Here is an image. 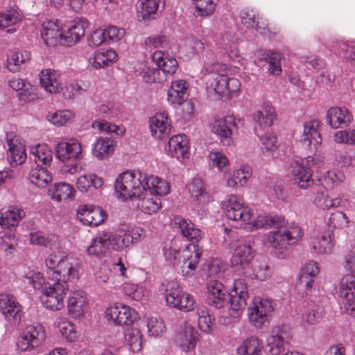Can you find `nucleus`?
<instances>
[{
    "label": "nucleus",
    "instance_id": "obj_44",
    "mask_svg": "<svg viewBox=\"0 0 355 355\" xmlns=\"http://www.w3.org/2000/svg\"><path fill=\"white\" fill-rule=\"evenodd\" d=\"M334 235L328 234L315 238L313 242V250L320 254H330L334 246Z\"/></svg>",
    "mask_w": 355,
    "mask_h": 355
},
{
    "label": "nucleus",
    "instance_id": "obj_32",
    "mask_svg": "<svg viewBox=\"0 0 355 355\" xmlns=\"http://www.w3.org/2000/svg\"><path fill=\"white\" fill-rule=\"evenodd\" d=\"M59 75L55 71L44 69L40 76L41 86L51 94L59 92L61 85L58 80Z\"/></svg>",
    "mask_w": 355,
    "mask_h": 355
},
{
    "label": "nucleus",
    "instance_id": "obj_26",
    "mask_svg": "<svg viewBox=\"0 0 355 355\" xmlns=\"http://www.w3.org/2000/svg\"><path fill=\"white\" fill-rule=\"evenodd\" d=\"M129 226L126 224H120L115 235L112 234L110 245L115 251H121L132 244V239H130Z\"/></svg>",
    "mask_w": 355,
    "mask_h": 355
},
{
    "label": "nucleus",
    "instance_id": "obj_20",
    "mask_svg": "<svg viewBox=\"0 0 355 355\" xmlns=\"http://www.w3.org/2000/svg\"><path fill=\"white\" fill-rule=\"evenodd\" d=\"M168 153L171 157L179 160L189 157V141L185 135H178L171 137L168 141Z\"/></svg>",
    "mask_w": 355,
    "mask_h": 355
},
{
    "label": "nucleus",
    "instance_id": "obj_27",
    "mask_svg": "<svg viewBox=\"0 0 355 355\" xmlns=\"http://www.w3.org/2000/svg\"><path fill=\"white\" fill-rule=\"evenodd\" d=\"M87 27V20L83 18H76L64 31V41L67 45L76 43L81 37L84 36L85 28Z\"/></svg>",
    "mask_w": 355,
    "mask_h": 355
},
{
    "label": "nucleus",
    "instance_id": "obj_16",
    "mask_svg": "<svg viewBox=\"0 0 355 355\" xmlns=\"http://www.w3.org/2000/svg\"><path fill=\"white\" fill-rule=\"evenodd\" d=\"M77 217L84 225L96 227L105 220L106 214L100 207L85 206L78 209Z\"/></svg>",
    "mask_w": 355,
    "mask_h": 355
},
{
    "label": "nucleus",
    "instance_id": "obj_5",
    "mask_svg": "<svg viewBox=\"0 0 355 355\" xmlns=\"http://www.w3.org/2000/svg\"><path fill=\"white\" fill-rule=\"evenodd\" d=\"M321 164L318 158L311 156L293 160L291 163V173L295 184L302 189L311 187L313 184L312 168H319Z\"/></svg>",
    "mask_w": 355,
    "mask_h": 355
},
{
    "label": "nucleus",
    "instance_id": "obj_38",
    "mask_svg": "<svg viewBox=\"0 0 355 355\" xmlns=\"http://www.w3.org/2000/svg\"><path fill=\"white\" fill-rule=\"evenodd\" d=\"M124 340L132 352H139L142 349L143 336L139 329L129 327L124 330Z\"/></svg>",
    "mask_w": 355,
    "mask_h": 355
},
{
    "label": "nucleus",
    "instance_id": "obj_51",
    "mask_svg": "<svg viewBox=\"0 0 355 355\" xmlns=\"http://www.w3.org/2000/svg\"><path fill=\"white\" fill-rule=\"evenodd\" d=\"M207 85L211 89H213L215 94L220 97L228 94V77L218 76L214 77V79H210L207 81Z\"/></svg>",
    "mask_w": 355,
    "mask_h": 355
},
{
    "label": "nucleus",
    "instance_id": "obj_15",
    "mask_svg": "<svg viewBox=\"0 0 355 355\" xmlns=\"http://www.w3.org/2000/svg\"><path fill=\"white\" fill-rule=\"evenodd\" d=\"M211 132L216 134L224 146H230L233 141L234 131L237 129L235 119L227 116L223 119L215 120L211 124Z\"/></svg>",
    "mask_w": 355,
    "mask_h": 355
},
{
    "label": "nucleus",
    "instance_id": "obj_30",
    "mask_svg": "<svg viewBox=\"0 0 355 355\" xmlns=\"http://www.w3.org/2000/svg\"><path fill=\"white\" fill-rule=\"evenodd\" d=\"M187 82L183 80H175L168 92V101L173 105H182L188 98Z\"/></svg>",
    "mask_w": 355,
    "mask_h": 355
},
{
    "label": "nucleus",
    "instance_id": "obj_12",
    "mask_svg": "<svg viewBox=\"0 0 355 355\" xmlns=\"http://www.w3.org/2000/svg\"><path fill=\"white\" fill-rule=\"evenodd\" d=\"M77 263L72 257H64L57 263V269L53 270L55 279L53 282L60 284L62 288H69L68 282H73L78 277V270L76 268Z\"/></svg>",
    "mask_w": 355,
    "mask_h": 355
},
{
    "label": "nucleus",
    "instance_id": "obj_54",
    "mask_svg": "<svg viewBox=\"0 0 355 355\" xmlns=\"http://www.w3.org/2000/svg\"><path fill=\"white\" fill-rule=\"evenodd\" d=\"M73 114L68 110H59L47 115L48 120L55 125L62 126L70 122L73 119Z\"/></svg>",
    "mask_w": 355,
    "mask_h": 355
},
{
    "label": "nucleus",
    "instance_id": "obj_23",
    "mask_svg": "<svg viewBox=\"0 0 355 355\" xmlns=\"http://www.w3.org/2000/svg\"><path fill=\"white\" fill-rule=\"evenodd\" d=\"M64 290H44L40 297L44 306L51 311H58L64 306Z\"/></svg>",
    "mask_w": 355,
    "mask_h": 355
},
{
    "label": "nucleus",
    "instance_id": "obj_59",
    "mask_svg": "<svg viewBox=\"0 0 355 355\" xmlns=\"http://www.w3.org/2000/svg\"><path fill=\"white\" fill-rule=\"evenodd\" d=\"M262 145L261 150L263 153H271L277 148V139L272 134H264L260 137Z\"/></svg>",
    "mask_w": 355,
    "mask_h": 355
},
{
    "label": "nucleus",
    "instance_id": "obj_6",
    "mask_svg": "<svg viewBox=\"0 0 355 355\" xmlns=\"http://www.w3.org/2000/svg\"><path fill=\"white\" fill-rule=\"evenodd\" d=\"M225 230L229 237L234 239V241L230 244V248L234 250V253L231 259L232 265L242 269L248 268L253 258V250L250 241L244 237L237 239L234 236L235 232L232 230L225 228Z\"/></svg>",
    "mask_w": 355,
    "mask_h": 355
},
{
    "label": "nucleus",
    "instance_id": "obj_61",
    "mask_svg": "<svg viewBox=\"0 0 355 355\" xmlns=\"http://www.w3.org/2000/svg\"><path fill=\"white\" fill-rule=\"evenodd\" d=\"M335 141L339 144H355V129L339 131L335 134Z\"/></svg>",
    "mask_w": 355,
    "mask_h": 355
},
{
    "label": "nucleus",
    "instance_id": "obj_14",
    "mask_svg": "<svg viewBox=\"0 0 355 355\" xmlns=\"http://www.w3.org/2000/svg\"><path fill=\"white\" fill-rule=\"evenodd\" d=\"M165 300L168 306L183 312H189L194 309V297L183 290H166Z\"/></svg>",
    "mask_w": 355,
    "mask_h": 355
},
{
    "label": "nucleus",
    "instance_id": "obj_11",
    "mask_svg": "<svg viewBox=\"0 0 355 355\" xmlns=\"http://www.w3.org/2000/svg\"><path fill=\"white\" fill-rule=\"evenodd\" d=\"M273 311L270 300L255 297L248 309L249 320L256 328L261 329L266 322H268V316Z\"/></svg>",
    "mask_w": 355,
    "mask_h": 355
},
{
    "label": "nucleus",
    "instance_id": "obj_25",
    "mask_svg": "<svg viewBox=\"0 0 355 355\" xmlns=\"http://www.w3.org/2000/svg\"><path fill=\"white\" fill-rule=\"evenodd\" d=\"M110 238H112V234L110 232H99L87 248L88 254L97 257L105 255L108 250V246L110 245Z\"/></svg>",
    "mask_w": 355,
    "mask_h": 355
},
{
    "label": "nucleus",
    "instance_id": "obj_17",
    "mask_svg": "<svg viewBox=\"0 0 355 355\" xmlns=\"http://www.w3.org/2000/svg\"><path fill=\"white\" fill-rule=\"evenodd\" d=\"M199 340V334L192 327H186L175 337L176 345L183 352L193 351Z\"/></svg>",
    "mask_w": 355,
    "mask_h": 355
},
{
    "label": "nucleus",
    "instance_id": "obj_50",
    "mask_svg": "<svg viewBox=\"0 0 355 355\" xmlns=\"http://www.w3.org/2000/svg\"><path fill=\"white\" fill-rule=\"evenodd\" d=\"M340 302L347 314L355 315V290H340Z\"/></svg>",
    "mask_w": 355,
    "mask_h": 355
},
{
    "label": "nucleus",
    "instance_id": "obj_57",
    "mask_svg": "<svg viewBox=\"0 0 355 355\" xmlns=\"http://www.w3.org/2000/svg\"><path fill=\"white\" fill-rule=\"evenodd\" d=\"M198 15L207 17L211 15L216 7L213 0H193Z\"/></svg>",
    "mask_w": 355,
    "mask_h": 355
},
{
    "label": "nucleus",
    "instance_id": "obj_19",
    "mask_svg": "<svg viewBox=\"0 0 355 355\" xmlns=\"http://www.w3.org/2000/svg\"><path fill=\"white\" fill-rule=\"evenodd\" d=\"M87 306V298L80 293V290L72 291L67 302L69 315L76 320H80L85 315Z\"/></svg>",
    "mask_w": 355,
    "mask_h": 355
},
{
    "label": "nucleus",
    "instance_id": "obj_24",
    "mask_svg": "<svg viewBox=\"0 0 355 355\" xmlns=\"http://www.w3.org/2000/svg\"><path fill=\"white\" fill-rule=\"evenodd\" d=\"M320 122L316 120L304 123V132L300 142L304 147H310L312 144L316 146L321 143L322 138L318 132Z\"/></svg>",
    "mask_w": 355,
    "mask_h": 355
},
{
    "label": "nucleus",
    "instance_id": "obj_47",
    "mask_svg": "<svg viewBox=\"0 0 355 355\" xmlns=\"http://www.w3.org/2000/svg\"><path fill=\"white\" fill-rule=\"evenodd\" d=\"M103 182L102 178L96 174H89L80 176L77 180V187L81 191H86L89 188L93 187L95 189L101 188Z\"/></svg>",
    "mask_w": 355,
    "mask_h": 355
},
{
    "label": "nucleus",
    "instance_id": "obj_7",
    "mask_svg": "<svg viewBox=\"0 0 355 355\" xmlns=\"http://www.w3.org/2000/svg\"><path fill=\"white\" fill-rule=\"evenodd\" d=\"M81 145L75 141L60 142L56 146V157L62 162H67L62 168L64 173L73 174L78 171L77 161L81 155Z\"/></svg>",
    "mask_w": 355,
    "mask_h": 355
},
{
    "label": "nucleus",
    "instance_id": "obj_39",
    "mask_svg": "<svg viewBox=\"0 0 355 355\" xmlns=\"http://www.w3.org/2000/svg\"><path fill=\"white\" fill-rule=\"evenodd\" d=\"M196 313L199 329L206 334L211 333L215 322L214 316L210 313L208 308L204 306L198 307Z\"/></svg>",
    "mask_w": 355,
    "mask_h": 355
},
{
    "label": "nucleus",
    "instance_id": "obj_55",
    "mask_svg": "<svg viewBox=\"0 0 355 355\" xmlns=\"http://www.w3.org/2000/svg\"><path fill=\"white\" fill-rule=\"evenodd\" d=\"M250 176L249 167H243L233 173L230 179L227 180L228 187H236L238 184L243 186L245 184Z\"/></svg>",
    "mask_w": 355,
    "mask_h": 355
},
{
    "label": "nucleus",
    "instance_id": "obj_37",
    "mask_svg": "<svg viewBox=\"0 0 355 355\" xmlns=\"http://www.w3.org/2000/svg\"><path fill=\"white\" fill-rule=\"evenodd\" d=\"M49 193L52 199L62 201L73 199L75 197L76 191L70 184L60 182L55 184L51 187L49 189Z\"/></svg>",
    "mask_w": 355,
    "mask_h": 355
},
{
    "label": "nucleus",
    "instance_id": "obj_56",
    "mask_svg": "<svg viewBox=\"0 0 355 355\" xmlns=\"http://www.w3.org/2000/svg\"><path fill=\"white\" fill-rule=\"evenodd\" d=\"M204 70L207 74V81L214 79L216 76H227V66L219 62L207 63L204 66Z\"/></svg>",
    "mask_w": 355,
    "mask_h": 355
},
{
    "label": "nucleus",
    "instance_id": "obj_63",
    "mask_svg": "<svg viewBox=\"0 0 355 355\" xmlns=\"http://www.w3.org/2000/svg\"><path fill=\"white\" fill-rule=\"evenodd\" d=\"M187 189L191 196L196 200L203 194L205 187L200 178H193L192 182L187 185Z\"/></svg>",
    "mask_w": 355,
    "mask_h": 355
},
{
    "label": "nucleus",
    "instance_id": "obj_8",
    "mask_svg": "<svg viewBox=\"0 0 355 355\" xmlns=\"http://www.w3.org/2000/svg\"><path fill=\"white\" fill-rule=\"evenodd\" d=\"M46 338L44 327L40 323L27 326L19 336L17 347L21 352H30L43 344Z\"/></svg>",
    "mask_w": 355,
    "mask_h": 355
},
{
    "label": "nucleus",
    "instance_id": "obj_31",
    "mask_svg": "<svg viewBox=\"0 0 355 355\" xmlns=\"http://www.w3.org/2000/svg\"><path fill=\"white\" fill-rule=\"evenodd\" d=\"M284 334L283 327L277 326L271 331L267 338V346L271 355H279L284 350Z\"/></svg>",
    "mask_w": 355,
    "mask_h": 355
},
{
    "label": "nucleus",
    "instance_id": "obj_48",
    "mask_svg": "<svg viewBox=\"0 0 355 355\" xmlns=\"http://www.w3.org/2000/svg\"><path fill=\"white\" fill-rule=\"evenodd\" d=\"M164 8V0H141V16L144 19L155 18L160 4Z\"/></svg>",
    "mask_w": 355,
    "mask_h": 355
},
{
    "label": "nucleus",
    "instance_id": "obj_9",
    "mask_svg": "<svg viewBox=\"0 0 355 355\" xmlns=\"http://www.w3.org/2000/svg\"><path fill=\"white\" fill-rule=\"evenodd\" d=\"M152 58L157 67L148 69L147 82H163L166 79V74H173L178 69L177 60L173 58L164 57L162 51L155 52Z\"/></svg>",
    "mask_w": 355,
    "mask_h": 355
},
{
    "label": "nucleus",
    "instance_id": "obj_21",
    "mask_svg": "<svg viewBox=\"0 0 355 355\" xmlns=\"http://www.w3.org/2000/svg\"><path fill=\"white\" fill-rule=\"evenodd\" d=\"M327 120L329 125L336 129L347 126L352 120V116L346 107H334L328 110Z\"/></svg>",
    "mask_w": 355,
    "mask_h": 355
},
{
    "label": "nucleus",
    "instance_id": "obj_29",
    "mask_svg": "<svg viewBox=\"0 0 355 355\" xmlns=\"http://www.w3.org/2000/svg\"><path fill=\"white\" fill-rule=\"evenodd\" d=\"M0 307L6 318L12 317L15 321L20 320V306L12 295L6 293H1Z\"/></svg>",
    "mask_w": 355,
    "mask_h": 355
},
{
    "label": "nucleus",
    "instance_id": "obj_28",
    "mask_svg": "<svg viewBox=\"0 0 355 355\" xmlns=\"http://www.w3.org/2000/svg\"><path fill=\"white\" fill-rule=\"evenodd\" d=\"M149 126L153 136L162 139L170 134V125L164 113H157L149 121Z\"/></svg>",
    "mask_w": 355,
    "mask_h": 355
},
{
    "label": "nucleus",
    "instance_id": "obj_49",
    "mask_svg": "<svg viewBox=\"0 0 355 355\" xmlns=\"http://www.w3.org/2000/svg\"><path fill=\"white\" fill-rule=\"evenodd\" d=\"M22 14L15 9L0 12V28L4 29L10 26H15L21 21Z\"/></svg>",
    "mask_w": 355,
    "mask_h": 355
},
{
    "label": "nucleus",
    "instance_id": "obj_18",
    "mask_svg": "<svg viewBox=\"0 0 355 355\" xmlns=\"http://www.w3.org/2000/svg\"><path fill=\"white\" fill-rule=\"evenodd\" d=\"M8 160L12 166H18L23 164L26 159L24 144L17 137L8 138L7 134Z\"/></svg>",
    "mask_w": 355,
    "mask_h": 355
},
{
    "label": "nucleus",
    "instance_id": "obj_42",
    "mask_svg": "<svg viewBox=\"0 0 355 355\" xmlns=\"http://www.w3.org/2000/svg\"><path fill=\"white\" fill-rule=\"evenodd\" d=\"M24 282L26 285L33 288H55V286L56 285L55 282L46 283L44 278L40 272L33 270H30L26 274Z\"/></svg>",
    "mask_w": 355,
    "mask_h": 355
},
{
    "label": "nucleus",
    "instance_id": "obj_52",
    "mask_svg": "<svg viewBox=\"0 0 355 355\" xmlns=\"http://www.w3.org/2000/svg\"><path fill=\"white\" fill-rule=\"evenodd\" d=\"M318 306L313 302H307L303 306L301 315L302 321L304 324H314L318 318Z\"/></svg>",
    "mask_w": 355,
    "mask_h": 355
},
{
    "label": "nucleus",
    "instance_id": "obj_4",
    "mask_svg": "<svg viewBox=\"0 0 355 355\" xmlns=\"http://www.w3.org/2000/svg\"><path fill=\"white\" fill-rule=\"evenodd\" d=\"M141 179L142 173L140 171L122 173L116 178L114 184L117 197L123 200L134 198H140L144 191Z\"/></svg>",
    "mask_w": 355,
    "mask_h": 355
},
{
    "label": "nucleus",
    "instance_id": "obj_3",
    "mask_svg": "<svg viewBox=\"0 0 355 355\" xmlns=\"http://www.w3.org/2000/svg\"><path fill=\"white\" fill-rule=\"evenodd\" d=\"M175 223L180 228L182 235L191 243L182 251L183 263L181 266L182 272L186 275L192 273L196 268L202 254L201 250L195 244L201 239L200 230L195 228L194 225L187 222L181 217L175 218Z\"/></svg>",
    "mask_w": 355,
    "mask_h": 355
},
{
    "label": "nucleus",
    "instance_id": "obj_34",
    "mask_svg": "<svg viewBox=\"0 0 355 355\" xmlns=\"http://www.w3.org/2000/svg\"><path fill=\"white\" fill-rule=\"evenodd\" d=\"M24 216L23 209L10 206L6 211L0 212V225L3 228L15 227Z\"/></svg>",
    "mask_w": 355,
    "mask_h": 355
},
{
    "label": "nucleus",
    "instance_id": "obj_36",
    "mask_svg": "<svg viewBox=\"0 0 355 355\" xmlns=\"http://www.w3.org/2000/svg\"><path fill=\"white\" fill-rule=\"evenodd\" d=\"M262 348L261 340L255 336H251L241 343L236 352L238 355H261Z\"/></svg>",
    "mask_w": 355,
    "mask_h": 355
},
{
    "label": "nucleus",
    "instance_id": "obj_1",
    "mask_svg": "<svg viewBox=\"0 0 355 355\" xmlns=\"http://www.w3.org/2000/svg\"><path fill=\"white\" fill-rule=\"evenodd\" d=\"M284 220V218L280 216H260L252 222V226L256 228L277 227V230L270 232L268 236V242L271 248L275 250V254L279 259H284L288 245L297 242L300 236V230L295 227L292 230L280 227Z\"/></svg>",
    "mask_w": 355,
    "mask_h": 355
},
{
    "label": "nucleus",
    "instance_id": "obj_2",
    "mask_svg": "<svg viewBox=\"0 0 355 355\" xmlns=\"http://www.w3.org/2000/svg\"><path fill=\"white\" fill-rule=\"evenodd\" d=\"M248 297V290H208L207 300L217 309L224 307L225 305L229 306V317L220 318L221 323L227 324L241 317Z\"/></svg>",
    "mask_w": 355,
    "mask_h": 355
},
{
    "label": "nucleus",
    "instance_id": "obj_58",
    "mask_svg": "<svg viewBox=\"0 0 355 355\" xmlns=\"http://www.w3.org/2000/svg\"><path fill=\"white\" fill-rule=\"evenodd\" d=\"M31 152L35 157V162L39 161L44 164H47L52 160V153L46 146L37 145L32 148Z\"/></svg>",
    "mask_w": 355,
    "mask_h": 355
},
{
    "label": "nucleus",
    "instance_id": "obj_60",
    "mask_svg": "<svg viewBox=\"0 0 355 355\" xmlns=\"http://www.w3.org/2000/svg\"><path fill=\"white\" fill-rule=\"evenodd\" d=\"M19 100L21 103L34 101L38 98L35 88L28 83L18 94Z\"/></svg>",
    "mask_w": 355,
    "mask_h": 355
},
{
    "label": "nucleus",
    "instance_id": "obj_22",
    "mask_svg": "<svg viewBox=\"0 0 355 355\" xmlns=\"http://www.w3.org/2000/svg\"><path fill=\"white\" fill-rule=\"evenodd\" d=\"M42 37L48 46H54L57 42H61L64 39V31H61L57 23L52 21L42 24L41 30Z\"/></svg>",
    "mask_w": 355,
    "mask_h": 355
},
{
    "label": "nucleus",
    "instance_id": "obj_33",
    "mask_svg": "<svg viewBox=\"0 0 355 355\" xmlns=\"http://www.w3.org/2000/svg\"><path fill=\"white\" fill-rule=\"evenodd\" d=\"M114 150V141L110 138L98 137L92 148V154L98 159L107 158Z\"/></svg>",
    "mask_w": 355,
    "mask_h": 355
},
{
    "label": "nucleus",
    "instance_id": "obj_40",
    "mask_svg": "<svg viewBox=\"0 0 355 355\" xmlns=\"http://www.w3.org/2000/svg\"><path fill=\"white\" fill-rule=\"evenodd\" d=\"M29 179L31 183L38 187L44 188L51 182L52 177L46 167L37 166L31 171Z\"/></svg>",
    "mask_w": 355,
    "mask_h": 355
},
{
    "label": "nucleus",
    "instance_id": "obj_64",
    "mask_svg": "<svg viewBox=\"0 0 355 355\" xmlns=\"http://www.w3.org/2000/svg\"><path fill=\"white\" fill-rule=\"evenodd\" d=\"M348 220L347 216L341 211H336L331 214L329 219V226L334 228H343L347 225Z\"/></svg>",
    "mask_w": 355,
    "mask_h": 355
},
{
    "label": "nucleus",
    "instance_id": "obj_62",
    "mask_svg": "<svg viewBox=\"0 0 355 355\" xmlns=\"http://www.w3.org/2000/svg\"><path fill=\"white\" fill-rule=\"evenodd\" d=\"M147 295V290H125L124 297L129 303L142 302L146 300Z\"/></svg>",
    "mask_w": 355,
    "mask_h": 355
},
{
    "label": "nucleus",
    "instance_id": "obj_35",
    "mask_svg": "<svg viewBox=\"0 0 355 355\" xmlns=\"http://www.w3.org/2000/svg\"><path fill=\"white\" fill-rule=\"evenodd\" d=\"M116 57L117 54L113 49H101L95 52L94 57L89 59V62L94 68L99 69L114 62Z\"/></svg>",
    "mask_w": 355,
    "mask_h": 355
},
{
    "label": "nucleus",
    "instance_id": "obj_43",
    "mask_svg": "<svg viewBox=\"0 0 355 355\" xmlns=\"http://www.w3.org/2000/svg\"><path fill=\"white\" fill-rule=\"evenodd\" d=\"M148 335L150 337L161 338L166 331V327L164 321L159 317L151 316L146 319Z\"/></svg>",
    "mask_w": 355,
    "mask_h": 355
},
{
    "label": "nucleus",
    "instance_id": "obj_46",
    "mask_svg": "<svg viewBox=\"0 0 355 355\" xmlns=\"http://www.w3.org/2000/svg\"><path fill=\"white\" fill-rule=\"evenodd\" d=\"M30 59L31 56L28 52L20 53L12 51L8 55L7 68L10 71L17 72L19 71L21 64Z\"/></svg>",
    "mask_w": 355,
    "mask_h": 355
},
{
    "label": "nucleus",
    "instance_id": "obj_45",
    "mask_svg": "<svg viewBox=\"0 0 355 355\" xmlns=\"http://www.w3.org/2000/svg\"><path fill=\"white\" fill-rule=\"evenodd\" d=\"M62 336L69 342H74L78 339V333L72 322L64 318H58L55 323Z\"/></svg>",
    "mask_w": 355,
    "mask_h": 355
},
{
    "label": "nucleus",
    "instance_id": "obj_53",
    "mask_svg": "<svg viewBox=\"0 0 355 355\" xmlns=\"http://www.w3.org/2000/svg\"><path fill=\"white\" fill-rule=\"evenodd\" d=\"M140 209L148 214L155 213L161 207V200L157 196L143 198L138 204Z\"/></svg>",
    "mask_w": 355,
    "mask_h": 355
},
{
    "label": "nucleus",
    "instance_id": "obj_41",
    "mask_svg": "<svg viewBox=\"0 0 355 355\" xmlns=\"http://www.w3.org/2000/svg\"><path fill=\"white\" fill-rule=\"evenodd\" d=\"M276 119L275 109L269 105H266L262 110L254 114L253 119L261 128L270 127Z\"/></svg>",
    "mask_w": 355,
    "mask_h": 355
},
{
    "label": "nucleus",
    "instance_id": "obj_10",
    "mask_svg": "<svg viewBox=\"0 0 355 355\" xmlns=\"http://www.w3.org/2000/svg\"><path fill=\"white\" fill-rule=\"evenodd\" d=\"M104 314L108 323L115 326H129L138 319V313L134 309L119 303L110 305Z\"/></svg>",
    "mask_w": 355,
    "mask_h": 355
},
{
    "label": "nucleus",
    "instance_id": "obj_13",
    "mask_svg": "<svg viewBox=\"0 0 355 355\" xmlns=\"http://www.w3.org/2000/svg\"><path fill=\"white\" fill-rule=\"evenodd\" d=\"M223 209L227 218L248 223L252 216V211L245 206L243 200L239 196L231 195L223 202Z\"/></svg>",
    "mask_w": 355,
    "mask_h": 355
}]
</instances>
